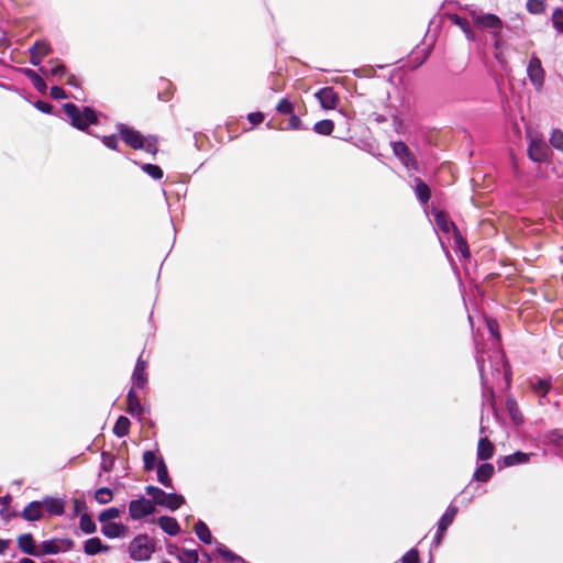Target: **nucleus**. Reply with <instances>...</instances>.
Listing matches in <instances>:
<instances>
[{
	"label": "nucleus",
	"instance_id": "31",
	"mask_svg": "<svg viewBox=\"0 0 563 563\" xmlns=\"http://www.w3.org/2000/svg\"><path fill=\"white\" fill-rule=\"evenodd\" d=\"M195 532L201 542H203L206 544L212 543V541H213L212 534H211L208 526L202 520H198L197 523L195 525Z\"/></svg>",
	"mask_w": 563,
	"mask_h": 563
},
{
	"label": "nucleus",
	"instance_id": "50",
	"mask_svg": "<svg viewBox=\"0 0 563 563\" xmlns=\"http://www.w3.org/2000/svg\"><path fill=\"white\" fill-rule=\"evenodd\" d=\"M145 152L155 155L158 151L157 148V141L155 136H148L144 137V146L143 148Z\"/></svg>",
	"mask_w": 563,
	"mask_h": 563
},
{
	"label": "nucleus",
	"instance_id": "1",
	"mask_svg": "<svg viewBox=\"0 0 563 563\" xmlns=\"http://www.w3.org/2000/svg\"><path fill=\"white\" fill-rule=\"evenodd\" d=\"M482 386H483V395L489 394L493 397L494 394V385L499 384L501 380H505V385L508 388L510 386V374L507 369V363L504 358V355L495 351L487 356L478 355L476 358Z\"/></svg>",
	"mask_w": 563,
	"mask_h": 563
},
{
	"label": "nucleus",
	"instance_id": "45",
	"mask_svg": "<svg viewBox=\"0 0 563 563\" xmlns=\"http://www.w3.org/2000/svg\"><path fill=\"white\" fill-rule=\"evenodd\" d=\"M526 8L532 14H541L545 10V5L542 0H528Z\"/></svg>",
	"mask_w": 563,
	"mask_h": 563
},
{
	"label": "nucleus",
	"instance_id": "51",
	"mask_svg": "<svg viewBox=\"0 0 563 563\" xmlns=\"http://www.w3.org/2000/svg\"><path fill=\"white\" fill-rule=\"evenodd\" d=\"M401 563H419L418 550L412 548L409 551H407L401 558Z\"/></svg>",
	"mask_w": 563,
	"mask_h": 563
},
{
	"label": "nucleus",
	"instance_id": "57",
	"mask_svg": "<svg viewBox=\"0 0 563 563\" xmlns=\"http://www.w3.org/2000/svg\"><path fill=\"white\" fill-rule=\"evenodd\" d=\"M34 107H35L38 111H41V112H43V113H47V114H49V113L52 112V110H53V107H52L49 103H47V102H45V101H41V100H37V101L34 103Z\"/></svg>",
	"mask_w": 563,
	"mask_h": 563
},
{
	"label": "nucleus",
	"instance_id": "2",
	"mask_svg": "<svg viewBox=\"0 0 563 563\" xmlns=\"http://www.w3.org/2000/svg\"><path fill=\"white\" fill-rule=\"evenodd\" d=\"M63 110L69 119L71 126L80 131H86L95 137H99L106 147L118 151L119 140L117 134L99 136L88 131L90 125L98 124L99 122V117L95 109L91 107L79 108L75 103L67 102L63 104Z\"/></svg>",
	"mask_w": 563,
	"mask_h": 563
},
{
	"label": "nucleus",
	"instance_id": "6",
	"mask_svg": "<svg viewBox=\"0 0 563 563\" xmlns=\"http://www.w3.org/2000/svg\"><path fill=\"white\" fill-rule=\"evenodd\" d=\"M74 547V541L68 538L64 539H49L45 540L40 544L38 552L41 555H53L58 554L59 552H66L71 550Z\"/></svg>",
	"mask_w": 563,
	"mask_h": 563
},
{
	"label": "nucleus",
	"instance_id": "16",
	"mask_svg": "<svg viewBox=\"0 0 563 563\" xmlns=\"http://www.w3.org/2000/svg\"><path fill=\"white\" fill-rule=\"evenodd\" d=\"M101 533L109 538H124L129 533V527L122 522H110L101 527Z\"/></svg>",
	"mask_w": 563,
	"mask_h": 563
},
{
	"label": "nucleus",
	"instance_id": "5",
	"mask_svg": "<svg viewBox=\"0 0 563 563\" xmlns=\"http://www.w3.org/2000/svg\"><path fill=\"white\" fill-rule=\"evenodd\" d=\"M527 76L536 91H542L545 80V71L541 59L534 54L531 56L527 65Z\"/></svg>",
	"mask_w": 563,
	"mask_h": 563
},
{
	"label": "nucleus",
	"instance_id": "34",
	"mask_svg": "<svg viewBox=\"0 0 563 563\" xmlns=\"http://www.w3.org/2000/svg\"><path fill=\"white\" fill-rule=\"evenodd\" d=\"M79 528L86 534H91L96 532L97 525L92 520L91 516L87 512L82 514L79 519Z\"/></svg>",
	"mask_w": 563,
	"mask_h": 563
},
{
	"label": "nucleus",
	"instance_id": "40",
	"mask_svg": "<svg viewBox=\"0 0 563 563\" xmlns=\"http://www.w3.org/2000/svg\"><path fill=\"white\" fill-rule=\"evenodd\" d=\"M120 517V510L117 507H110L108 509L102 510L99 516L98 520L100 522H109L111 520H114Z\"/></svg>",
	"mask_w": 563,
	"mask_h": 563
},
{
	"label": "nucleus",
	"instance_id": "27",
	"mask_svg": "<svg viewBox=\"0 0 563 563\" xmlns=\"http://www.w3.org/2000/svg\"><path fill=\"white\" fill-rule=\"evenodd\" d=\"M459 511V508L454 505H450L445 512L442 515V517L440 518V520L438 521V525L437 527L439 528V530L441 531H446V529L452 525V522L454 521V518L456 516Z\"/></svg>",
	"mask_w": 563,
	"mask_h": 563
},
{
	"label": "nucleus",
	"instance_id": "11",
	"mask_svg": "<svg viewBox=\"0 0 563 563\" xmlns=\"http://www.w3.org/2000/svg\"><path fill=\"white\" fill-rule=\"evenodd\" d=\"M529 384L534 396L539 398V405L543 406V399L552 389V377L537 378L536 380H530Z\"/></svg>",
	"mask_w": 563,
	"mask_h": 563
},
{
	"label": "nucleus",
	"instance_id": "64",
	"mask_svg": "<svg viewBox=\"0 0 563 563\" xmlns=\"http://www.w3.org/2000/svg\"><path fill=\"white\" fill-rule=\"evenodd\" d=\"M20 563H35L32 559L23 558L20 560Z\"/></svg>",
	"mask_w": 563,
	"mask_h": 563
},
{
	"label": "nucleus",
	"instance_id": "42",
	"mask_svg": "<svg viewBox=\"0 0 563 563\" xmlns=\"http://www.w3.org/2000/svg\"><path fill=\"white\" fill-rule=\"evenodd\" d=\"M550 144L558 151L563 152V131L554 129L550 136Z\"/></svg>",
	"mask_w": 563,
	"mask_h": 563
},
{
	"label": "nucleus",
	"instance_id": "8",
	"mask_svg": "<svg viewBox=\"0 0 563 563\" xmlns=\"http://www.w3.org/2000/svg\"><path fill=\"white\" fill-rule=\"evenodd\" d=\"M155 511V506L150 499L141 497L133 499L129 504V514L132 519L140 520Z\"/></svg>",
	"mask_w": 563,
	"mask_h": 563
},
{
	"label": "nucleus",
	"instance_id": "26",
	"mask_svg": "<svg viewBox=\"0 0 563 563\" xmlns=\"http://www.w3.org/2000/svg\"><path fill=\"white\" fill-rule=\"evenodd\" d=\"M494 454V445L487 437L481 438L477 445V459L482 461L489 460Z\"/></svg>",
	"mask_w": 563,
	"mask_h": 563
},
{
	"label": "nucleus",
	"instance_id": "47",
	"mask_svg": "<svg viewBox=\"0 0 563 563\" xmlns=\"http://www.w3.org/2000/svg\"><path fill=\"white\" fill-rule=\"evenodd\" d=\"M217 552L223 556L224 559H227L228 561H238V560H241V558L236 554H234L231 550H229L224 544L222 543H218L217 544Z\"/></svg>",
	"mask_w": 563,
	"mask_h": 563
},
{
	"label": "nucleus",
	"instance_id": "56",
	"mask_svg": "<svg viewBox=\"0 0 563 563\" xmlns=\"http://www.w3.org/2000/svg\"><path fill=\"white\" fill-rule=\"evenodd\" d=\"M247 120L253 124H260L264 121V113L261 111L251 112L247 114Z\"/></svg>",
	"mask_w": 563,
	"mask_h": 563
},
{
	"label": "nucleus",
	"instance_id": "18",
	"mask_svg": "<svg viewBox=\"0 0 563 563\" xmlns=\"http://www.w3.org/2000/svg\"><path fill=\"white\" fill-rule=\"evenodd\" d=\"M534 455L533 453H526V452H521V451H517L512 454H509V455H505L503 456L499 461H498V464H503V466L505 467H510V466H514V465H519V464H526L530 461V457Z\"/></svg>",
	"mask_w": 563,
	"mask_h": 563
},
{
	"label": "nucleus",
	"instance_id": "48",
	"mask_svg": "<svg viewBox=\"0 0 563 563\" xmlns=\"http://www.w3.org/2000/svg\"><path fill=\"white\" fill-rule=\"evenodd\" d=\"M552 23L554 29L563 33V10L562 9H555L552 14Z\"/></svg>",
	"mask_w": 563,
	"mask_h": 563
},
{
	"label": "nucleus",
	"instance_id": "15",
	"mask_svg": "<svg viewBox=\"0 0 563 563\" xmlns=\"http://www.w3.org/2000/svg\"><path fill=\"white\" fill-rule=\"evenodd\" d=\"M38 70L44 76H52L58 79L67 75L66 66L58 59L48 60L47 66H40Z\"/></svg>",
	"mask_w": 563,
	"mask_h": 563
},
{
	"label": "nucleus",
	"instance_id": "44",
	"mask_svg": "<svg viewBox=\"0 0 563 563\" xmlns=\"http://www.w3.org/2000/svg\"><path fill=\"white\" fill-rule=\"evenodd\" d=\"M179 560L181 563H197L199 556L196 550L183 549Z\"/></svg>",
	"mask_w": 563,
	"mask_h": 563
},
{
	"label": "nucleus",
	"instance_id": "43",
	"mask_svg": "<svg viewBox=\"0 0 563 563\" xmlns=\"http://www.w3.org/2000/svg\"><path fill=\"white\" fill-rule=\"evenodd\" d=\"M294 104L292 102L287 99V98H283L279 100V102L277 103L276 106V111L280 114H292L294 113Z\"/></svg>",
	"mask_w": 563,
	"mask_h": 563
},
{
	"label": "nucleus",
	"instance_id": "24",
	"mask_svg": "<svg viewBox=\"0 0 563 563\" xmlns=\"http://www.w3.org/2000/svg\"><path fill=\"white\" fill-rule=\"evenodd\" d=\"M42 504L49 515L60 516L65 511V504L59 498L46 497Z\"/></svg>",
	"mask_w": 563,
	"mask_h": 563
},
{
	"label": "nucleus",
	"instance_id": "23",
	"mask_svg": "<svg viewBox=\"0 0 563 563\" xmlns=\"http://www.w3.org/2000/svg\"><path fill=\"white\" fill-rule=\"evenodd\" d=\"M156 475H157V481L159 484H162L166 488L174 489L173 482L169 476L167 465L163 457H159V460L157 461Z\"/></svg>",
	"mask_w": 563,
	"mask_h": 563
},
{
	"label": "nucleus",
	"instance_id": "58",
	"mask_svg": "<svg viewBox=\"0 0 563 563\" xmlns=\"http://www.w3.org/2000/svg\"><path fill=\"white\" fill-rule=\"evenodd\" d=\"M29 52H30V63L33 66H40L43 57L37 52L33 51L31 47H30Z\"/></svg>",
	"mask_w": 563,
	"mask_h": 563
},
{
	"label": "nucleus",
	"instance_id": "38",
	"mask_svg": "<svg viewBox=\"0 0 563 563\" xmlns=\"http://www.w3.org/2000/svg\"><path fill=\"white\" fill-rule=\"evenodd\" d=\"M159 457L156 456V453L153 451H145L143 453V463L144 470L146 472L153 471L155 467L157 468V461Z\"/></svg>",
	"mask_w": 563,
	"mask_h": 563
},
{
	"label": "nucleus",
	"instance_id": "61",
	"mask_svg": "<svg viewBox=\"0 0 563 563\" xmlns=\"http://www.w3.org/2000/svg\"><path fill=\"white\" fill-rule=\"evenodd\" d=\"M158 489H159V487H156L154 485H148L145 487V493L148 496L153 497L158 492Z\"/></svg>",
	"mask_w": 563,
	"mask_h": 563
},
{
	"label": "nucleus",
	"instance_id": "41",
	"mask_svg": "<svg viewBox=\"0 0 563 563\" xmlns=\"http://www.w3.org/2000/svg\"><path fill=\"white\" fill-rule=\"evenodd\" d=\"M507 409L509 411V415L511 416L512 420L516 423H520L522 421V417L519 413L517 401L512 397H508L506 401Z\"/></svg>",
	"mask_w": 563,
	"mask_h": 563
},
{
	"label": "nucleus",
	"instance_id": "29",
	"mask_svg": "<svg viewBox=\"0 0 563 563\" xmlns=\"http://www.w3.org/2000/svg\"><path fill=\"white\" fill-rule=\"evenodd\" d=\"M415 194L422 205H426L431 197L429 186L420 178H416Z\"/></svg>",
	"mask_w": 563,
	"mask_h": 563
},
{
	"label": "nucleus",
	"instance_id": "35",
	"mask_svg": "<svg viewBox=\"0 0 563 563\" xmlns=\"http://www.w3.org/2000/svg\"><path fill=\"white\" fill-rule=\"evenodd\" d=\"M492 35L494 36V56L498 62L504 63V42L500 33L492 31Z\"/></svg>",
	"mask_w": 563,
	"mask_h": 563
},
{
	"label": "nucleus",
	"instance_id": "37",
	"mask_svg": "<svg viewBox=\"0 0 563 563\" xmlns=\"http://www.w3.org/2000/svg\"><path fill=\"white\" fill-rule=\"evenodd\" d=\"M141 169L155 180L163 178L164 175L163 169L158 165L150 163L142 164Z\"/></svg>",
	"mask_w": 563,
	"mask_h": 563
},
{
	"label": "nucleus",
	"instance_id": "32",
	"mask_svg": "<svg viewBox=\"0 0 563 563\" xmlns=\"http://www.w3.org/2000/svg\"><path fill=\"white\" fill-rule=\"evenodd\" d=\"M185 504V498L183 495L176 493H167V497L165 498V504L162 507H165L172 511L179 509Z\"/></svg>",
	"mask_w": 563,
	"mask_h": 563
},
{
	"label": "nucleus",
	"instance_id": "39",
	"mask_svg": "<svg viewBox=\"0 0 563 563\" xmlns=\"http://www.w3.org/2000/svg\"><path fill=\"white\" fill-rule=\"evenodd\" d=\"M113 498V493L108 487H101L96 490L95 499L100 505H106L110 503Z\"/></svg>",
	"mask_w": 563,
	"mask_h": 563
},
{
	"label": "nucleus",
	"instance_id": "36",
	"mask_svg": "<svg viewBox=\"0 0 563 563\" xmlns=\"http://www.w3.org/2000/svg\"><path fill=\"white\" fill-rule=\"evenodd\" d=\"M334 123L331 120L324 119L318 121L313 125V131L320 135H330L333 132Z\"/></svg>",
	"mask_w": 563,
	"mask_h": 563
},
{
	"label": "nucleus",
	"instance_id": "63",
	"mask_svg": "<svg viewBox=\"0 0 563 563\" xmlns=\"http://www.w3.org/2000/svg\"><path fill=\"white\" fill-rule=\"evenodd\" d=\"M497 324L495 321H489L488 322V328H489V331L493 335H496V332H495V329H496Z\"/></svg>",
	"mask_w": 563,
	"mask_h": 563
},
{
	"label": "nucleus",
	"instance_id": "10",
	"mask_svg": "<svg viewBox=\"0 0 563 563\" xmlns=\"http://www.w3.org/2000/svg\"><path fill=\"white\" fill-rule=\"evenodd\" d=\"M471 15L477 25H481L486 29H492L493 31L500 33L503 29V21L498 15L494 13L481 14L476 13L475 11H473Z\"/></svg>",
	"mask_w": 563,
	"mask_h": 563
},
{
	"label": "nucleus",
	"instance_id": "62",
	"mask_svg": "<svg viewBox=\"0 0 563 563\" xmlns=\"http://www.w3.org/2000/svg\"><path fill=\"white\" fill-rule=\"evenodd\" d=\"M10 541L0 539V554H3L9 548Z\"/></svg>",
	"mask_w": 563,
	"mask_h": 563
},
{
	"label": "nucleus",
	"instance_id": "19",
	"mask_svg": "<svg viewBox=\"0 0 563 563\" xmlns=\"http://www.w3.org/2000/svg\"><path fill=\"white\" fill-rule=\"evenodd\" d=\"M18 547L25 554L40 556L38 548H36L34 538L31 533L21 534L18 538Z\"/></svg>",
	"mask_w": 563,
	"mask_h": 563
},
{
	"label": "nucleus",
	"instance_id": "4",
	"mask_svg": "<svg viewBox=\"0 0 563 563\" xmlns=\"http://www.w3.org/2000/svg\"><path fill=\"white\" fill-rule=\"evenodd\" d=\"M130 558L134 561H147L155 552V544L145 533L137 534L129 544Z\"/></svg>",
	"mask_w": 563,
	"mask_h": 563
},
{
	"label": "nucleus",
	"instance_id": "20",
	"mask_svg": "<svg viewBox=\"0 0 563 563\" xmlns=\"http://www.w3.org/2000/svg\"><path fill=\"white\" fill-rule=\"evenodd\" d=\"M110 547L107 544H103L100 538L92 537L85 541L84 543V552L87 555H96L100 552H107L109 551Z\"/></svg>",
	"mask_w": 563,
	"mask_h": 563
},
{
	"label": "nucleus",
	"instance_id": "7",
	"mask_svg": "<svg viewBox=\"0 0 563 563\" xmlns=\"http://www.w3.org/2000/svg\"><path fill=\"white\" fill-rule=\"evenodd\" d=\"M117 130L119 132V135L121 140L129 145L130 147L134 150H141L144 146V136L141 134L140 131L124 124V123H118Z\"/></svg>",
	"mask_w": 563,
	"mask_h": 563
},
{
	"label": "nucleus",
	"instance_id": "13",
	"mask_svg": "<svg viewBox=\"0 0 563 563\" xmlns=\"http://www.w3.org/2000/svg\"><path fill=\"white\" fill-rule=\"evenodd\" d=\"M126 402H128V412L136 417L139 420L143 419L145 413L147 412L146 408L141 404L136 393L133 388H131L128 391L126 395Z\"/></svg>",
	"mask_w": 563,
	"mask_h": 563
},
{
	"label": "nucleus",
	"instance_id": "3",
	"mask_svg": "<svg viewBox=\"0 0 563 563\" xmlns=\"http://www.w3.org/2000/svg\"><path fill=\"white\" fill-rule=\"evenodd\" d=\"M433 218L434 223L439 230H441L444 233H449L451 230L453 231L455 250L459 251L463 257H468V246L466 244V241L463 239L461 232L455 227V224L448 219L444 212L441 211H438Z\"/></svg>",
	"mask_w": 563,
	"mask_h": 563
},
{
	"label": "nucleus",
	"instance_id": "49",
	"mask_svg": "<svg viewBox=\"0 0 563 563\" xmlns=\"http://www.w3.org/2000/svg\"><path fill=\"white\" fill-rule=\"evenodd\" d=\"M31 48L37 52L42 57L48 55L51 53V45L45 41L35 42Z\"/></svg>",
	"mask_w": 563,
	"mask_h": 563
},
{
	"label": "nucleus",
	"instance_id": "9",
	"mask_svg": "<svg viewBox=\"0 0 563 563\" xmlns=\"http://www.w3.org/2000/svg\"><path fill=\"white\" fill-rule=\"evenodd\" d=\"M394 155L402 163L408 170H416L418 163L410 153L409 147L402 141L391 143Z\"/></svg>",
	"mask_w": 563,
	"mask_h": 563
},
{
	"label": "nucleus",
	"instance_id": "53",
	"mask_svg": "<svg viewBox=\"0 0 563 563\" xmlns=\"http://www.w3.org/2000/svg\"><path fill=\"white\" fill-rule=\"evenodd\" d=\"M49 93H51V97L56 100L68 98V95L66 93V91L58 86H53L51 88Z\"/></svg>",
	"mask_w": 563,
	"mask_h": 563
},
{
	"label": "nucleus",
	"instance_id": "60",
	"mask_svg": "<svg viewBox=\"0 0 563 563\" xmlns=\"http://www.w3.org/2000/svg\"><path fill=\"white\" fill-rule=\"evenodd\" d=\"M65 77H67L66 84L71 87H78L77 78L73 74H67Z\"/></svg>",
	"mask_w": 563,
	"mask_h": 563
},
{
	"label": "nucleus",
	"instance_id": "30",
	"mask_svg": "<svg viewBox=\"0 0 563 563\" xmlns=\"http://www.w3.org/2000/svg\"><path fill=\"white\" fill-rule=\"evenodd\" d=\"M493 474H494V465L490 463H484V464H481L476 468V471L473 475V478L477 482L486 483L490 479Z\"/></svg>",
	"mask_w": 563,
	"mask_h": 563
},
{
	"label": "nucleus",
	"instance_id": "54",
	"mask_svg": "<svg viewBox=\"0 0 563 563\" xmlns=\"http://www.w3.org/2000/svg\"><path fill=\"white\" fill-rule=\"evenodd\" d=\"M288 126L291 130H302V129H305L302 126V122H301L300 118L298 115H296L295 113L290 114V118H289V121H288Z\"/></svg>",
	"mask_w": 563,
	"mask_h": 563
},
{
	"label": "nucleus",
	"instance_id": "28",
	"mask_svg": "<svg viewBox=\"0 0 563 563\" xmlns=\"http://www.w3.org/2000/svg\"><path fill=\"white\" fill-rule=\"evenodd\" d=\"M452 22L463 31L468 41H477L476 33L471 29L470 22L466 19L455 14L452 16Z\"/></svg>",
	"mask_w": 563,
	"mask_h": 563
},
{
	"label": "nucleus",
	"instance_id": "17",
	"mask_svg": "<svg viewBox=\"0 0 563 563\" xmlns=\"http://www.w3.org/2000/svg\"><path fill=\"white\" fill-rule=\"evenodd\" d=\"M146 362L141 357L137 358L136 364L134 366V371L132 374L133 385L140 389H143L147 385V375L145 373Z\"/></svg>",
	"mask_w": 563,
	"mask_h": 563
},
{
	"label": "nucleus",
	"instance_id": "12",
	"mask_svg": "<svg viewBox=\"0 0 563 563\" xmlns=\"http://www.w3.org/2000/svg\"><path fill=\"white\" fill-rule=\"evenodd\" d=\"M314 97L320 102V106L327 110L334 109L339 101V96L334 91L333 87H323V88L319 89L314 93Z\"/></svg>",
	"mask_w": 563,
	"mask_h": 563
},
{
	"label": "nucleus",
	"instance_id": "46",
	"mask_svg": "<svg viewBox=\"0 0 563 563\" xmlns=\"http://www.w3.org/2000/svg\"><path fill=\"white\" fill-rule=\"evenodd\" d=\"M548 440L552 443L561 453H563V434L558 430L549 432Z\"/></svg>",
	"mask_w": 563,
	"mask_h": 563
},
{
	"label": "nucleus",
	"instance_id": "21",
	"mask_svg": "<svg viewBox=\"0 0 563 563\" xmlns=\"http://www.w3.org/2000/svg\"><path fill=\"white\" fill-rule=\"evenodd\" d=\"M43 504L42 501H31L22 511V517L27 521H35L42 517Z\"/></svg>",
	"mask_w": 563,
	"mask_h": 563
},
{
	"label": "nucleus",
	"instance_id": "25",
	"mask_svg": "<svg viewBox=\"0 0 563 563\" xmlns=\"http://www.w3.org/2000/svg\"><path fill=\"white\" fill-rule=\"evenodd\" d=\"M23 75L31 80L33 87L41 93H45L47 90L46 82L44 79L32 68H23Z\"/></svg>",
	"mask_w": 563,
	"mask_h": 563
},
{
	"label": "nucleus",
	"instance_id": "59",
	"mask_svg": "<svg viewBox=\"0 0 563 563\" xmlns=\"http://www.w3.org/2000/svg\"><path fill=\"white\" fill-rule=\"evenodd\" d=\"M444 532H445V531H441V530H439V528L437 527V533H435V536L433 537L432 545H434V547H439V545H440V543H441V541H442V538H443V536H444Z\"/></svg>",
	"mask_w": 563,
	"mask_h": 563
},
{
	"label": "nucleus",
	"instance_id": "55",
	"mask_svg": "<svg viewBox=\"0 0 563 563\" xmlns=\"http://www.w3.org/2000/svg\"><path fill=\"white\" fill-rule=\"evenodd\" d=\"M166 497H167V493L159 488L158 492L150 500L153 503L154 506L155 505L163 506V504H165Z\"/></svg>",
	"mask_w": 563,
	"mask_h": 563
},
{
	"label": "nucleus",
	"instance_id": "14",
	"mask_svg": "<svg viewBox=\"0 0 563 563\" xmlns=\"http://www.w3.org/2000/svg\"><path fill=\"white\" fill-rule=\"evenodd\" d=\"M528 155L533 162H544L549 155V147L543 141L531 140L528 147Z\"/></svg>",
	"mask_w": 563,
	"mask_h": 563
},
{
	"label": "nucleus",
	"instance_id": "52",
	"mask_svg": "<svg viewBox=\"0 0 563 563\" xmlns=\"http://www.w3.org/2000/svg\"><path fill=\"white\" fill-rule=\"evenodd\" d=\"M102 463H101V470L104 472H109L113 466V457L110 456L108 453L102 452L101 454Z\"/></svg>",
	"mask_w": 563,
	"mask_h": 563
},
{
	"label": "nucleus",
	"instance_id": "33",
	"mask_svg": "<svg viewBox=\"0 0 563 563\" xmlns=\"http://www.w3.org/2000/svg\"><path fill=\"white\" fill-rule=\"evenodd\" d=\"M130 424L131 422L129 418H126L125 416H120L114 423L113 433L118 438L125 437L129 433Z\"/></svg>",
	"mask_w": 563,
	"mask_h": 563
},
{
	"label": "nucleus",
	"instance_id": "22",
	"mask_svg": "<svg viewBox=\"0 0 563 563\" xmlns=\"http://www.w3.org/2000/svg\"><path fill=\"white\" fill-rule=\"evenodd\" d=\"M158 526L168 536H177L180 531L178 521L169 516H162L158 518Z\"/></svg>",
	"mask_w": 563,
	"mask_h": 563
}]
</instances>
